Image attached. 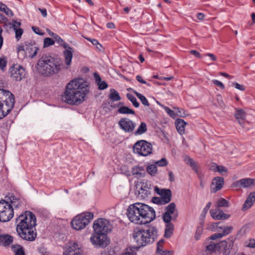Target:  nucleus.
I'll return each mask as SVG.
<instances>
[{
  "mask_svg": "<svg viewBox=\"0 0 255 255\" xmlns=\"http://www.w3.org/2000/svg\"><path fill=\"white\" fill-rule=\"evenodd\" d=\"M89 92L87 82L83 78H75L66 85L61 99L68 104L79 105L85 100Z\"/></svg>",
  "mask_w": 255,
  "mask_h": 255,
  "instance_id": "f257e3e1",
  "label": "nucleus"
},
{
  "mask_svg": "<svg viewBox=\"0 0 255 255\" xmlns=\"http://www.w3.org/2000/svg\"><path fill=\"white\" fill-rule=\"evenodd\" d=\"M129 220L136 224L150 223L155 218V212L153 208L141 203L130 205L127 210Z\"/></svg>",
  "mask_w": 255,
  "mask_h": 255,
  "instance_id": "f03ea898",
  "label": "nucleus"
},
{
  "mask_svg": "<svg viewBox=\"0 0 255 255\" xmlns=\"http://www.w3.org/2000/svg\"><path fill=\"white\" fill-rule=\"evenodd\" d=\"M62 61L49 54H43L38 60L36 68L38 73L44 77H51L61 70Z\"/></svg>",
  "mask_w": 255,
  "mask_h": 255,
  "instance_id": "7ed1b4c3",
  "label": "nucleus"
},
{
  "mask_svg": "<svg viewBox=\"0 0 255 255\" xmlns=\"http://www.w3.org/2000/svg\"><path fill=\"white\" fill-rule=\"evenodd\" d=\"M132 236L139 247H144L153 243L157 239V230L154 226H150L147 229H136Z\"/></svg>",
  "mask_w": 255,
  "mask_h": 255,
  "instance_id": "20e7f679",
  "label": "nucleus"
},
{
  "mask_svg": "<svg viewBox=\"0 0 255 255\" xmlns=\"http://www.w3.org/2000/svg\"><path fill=\"white\" fill-rule=\"evenodd\" d=\"M165 212L162 214L163 221L165 223L164 237L169 238L173 234L174 225L171 221L175 222L178 215L174 203H171L165 208Z\"/></svg>",
  "mask_w": 255,
  "mask_h": 255,
  "instance_id": "39448f33",
  "label": "nucleus"
},
{
  "mask_svg": "<svg viewBox=\"0 0 255 255\" xmlns=\"http://www.w3.org/2000/svg\"><path fill=\"white\" fill-rule=\"evenodd\" d=\"M16 224V230L35 227L36 225L35 215L29 211H25L21 214L15 220Z\"/></svg>",
  "mask_w": 255,
  "mask_h": 255,
  "instance_id": "423d86ee",
  "label": "nucleus"
},
{
  "mask_svg": "<svg viewBox=\"0 0 255 255\" xmlns=\"http://www.w3.org/2000/svg\"><path fill=\"white\" fill-rule=\"evenodd\" d=\"M93 214L91 212L83 213L77 215L71 222L72 227L76 230H81L93 219Z\"/></svg>",
  "mask_w": 255,
  "mask_h": 255,
  "instance_id": "0eeeda50",
  "label": "nucleus"
},
{
  "mask_svg": "<svg viewBox=\"0 0 255 255\" xmlns=\"http://www.w3.org/2000/svg\"><path fill=\"white\" fill-rule=\"evenodd\" d=\"M13 209L8 202L4 200L0 201V222L9 221L13 216Z\"/></svg>",
  "mask_w": 255,
  "mask_h": 255,
  "instance_id": "6e6552de",
  "label": "nucleus"
},
{
  "mask_svg": "<svg viewBox=\"0 0 255 255\" xmlns=\"http://www.w3.org/2000/svg\"><path fill=\"white\" fill-rule=\"evenodd\" d=\"M14 97L8 91L0 89V105L4 106L5 110L10 113L14 105Z\"/></svg>",
  "mask_w": 255,
  "mask_h": 255,
  "instance_id": "1a4fd4ad",
  "label": "nucleus"
},
{
  "mask_svg": "<svg viewBox=\"0 0 255 255\" xmlns=\"http://www.w3.org/2000/svg\"><path fill=\"white\" fill-rule=\"evenodd\" d=\"M133 150L134 153L146 156L152 153V146L151 144L147 141L140 140L134 143Z\"/></svg>",
  "mask_w": 255,
  "mask_h": 255,
  "instance_id": "9d476101",
  "label": "nucleus"
},
{
  "mask_svg": "<svg viewBox=\"0 0 255 255\" xmlns=\"http://www.w3.org/2000/svg\"><path fill=\"white\" fill-rule=\"evenodd\" d=\"M93 229L95 233L107 235L109 231H111V225L107 220L99 218L94 221Z\"/></svg>",
  "mask_w": 255,
  "mask_h": 255,
  "instance_id": "9b49d317",
  "label": "nucleus"
},
{
  "mask_svg": "<svg viewBox=\"0 0 255 255\" xmlns=\"http://www.w3.org/2000/svg\"><path fill=\"white\" fill-rule=\"evenodd\" d=\"M8 73L12 79L15 81H20L25 76V69L18 64L13 65L9 69Z\"/></svg>",
  "mask_w": 255,
  "mask_h": 255,
  "instance_id": "f8f14e48",
  "label": "nucleus"
},
{
  "mask_svg": "<svg viewBox=\"0 0 255 255\" xmlns=\"http://www.w3.org/2000/svg\"><path fill=\"white\" fill-rule=\"evenodd\" d=\"M92 244L98 247L105 248L108 245L107 235L102 233H94L90 238Z\"/></svg>",
  "mask_w": 255,
  "mask_h": 255,
  "instance_id": "ddd939ff",
  "label": "nucleus"
},
{
  "mask_svg": "<svg viewBox=\"0 0 255 255\" xmlns=\"http://www.w3.org/2000/svg\"><path fill=\"white\" fill-rule=\"evenodd\" d=\"M16 232L19 237L27 241H34L37 237L35 227L29 228L28 229L18 230Z\"/></svg>",
  "mask_w": 255,
  "mask_h": 255,
  "instance_id": "4468645a",
  "label": "nucleus"
},
{
  "mask_svg": "<svg viewBox=\"0 0 255 255\" xmlns=\"http://www.w3.org/2000/svg\"><path fill=\"white\" fill-rule=\"evenodd\" d=\"M119 126L125 132H132L136 126V124L127 118H122L118 122Z\"/></svg>",
  "mask_w": 255,
  "mask_h": 255,
  "instance_id": "2eb2a0df",
  "label": "nucleus"
},
{
  "mask_svg": "<svg viewBox=\"0 0 255 255\" xmlns=\"http://www.w3.org/2000/svg\"><path fill=\"white\" fill-rule=\"evenodd\" d=\"M155 192L160 196L162 199V204H166L171 200L172 192L169 189H160L157 186L154 188Z\"/></svg>",
  "mask_w": 255,
  "mask_h": 255,
  "instance_id": "dca6fc26",
  "label": "nucleus"
},
{
  "mask_svg": "<svg viewBox=\"0 0 255 255\" xmlns=\"http://www.w3.org/2000/svg\"><path fill=\"white\" fill-rule=\"evenodd\" d=\"M235 239L233 238L228 239V242L224 240L220 242V250H223V255H229L233 248Z\"/></svg>",
  "mask_w": 255,
  "mask_h": 255,
  "instance_id": "f3484780",
  "label": "nucleus"
},
{
  "mask_svg": "<svg viewBox=\"0 0 255 255\" xmlns=\"http://www.w3.org/2000/svg\"><path fill=\"white\" fill-rule=\"evenodd\" d=\"M25 55L27 56L30 58H33L37 54V51L39 50L38 48L35 45L34 43H27L25 44Z\"/></svg>",
  "mask_w": 255,
  "mask_h": 255,
  "instance_id": "a211bd4d",
  "label": "nucleus"
},
{
  "mask_svg": "<svg viewBox=\"0 0 255 255\" xmlns=\"http://www.w3.org/2000/svg\"><path fill=\"white\" fill-rule=\"evenodd\" d=\"M224 179L222 177H216L212 180L211 185V191L213 192H216L220 190L223 186Z\"/></svg>",
  "mask_w": 255,
  "mask_h": 255,
  "instance_id": "6ab92c4d",
  "label": "nucleus"
},
{
  "mask_svg": "<svg viewBox=\"0 0 255 255\" xmlns=\"http://www.w3.org/2000/svg\"><path fill=\"white\" fill-rule=\"evenodd\" d=\"M254 184H255V179L244 178L235 182L233 185L234 187L248 188Z\"/></svg>",
  "mask_w": 255,
  "mask_h": 255,
  "instance_id": "aec40b11",
  "label": "nucleus"
},
{
  "mask_svg": "<svg viewBox=\"0 0 255 255\" xmlns=\"http://www.w3.org/2000/svg\"><path fill=\"white\" fill-rule=\"evenodd\" d=\"M255 201V192H251L242 207V210L245 211L250 208Z\"/></svg>",
  "mask_w": 255,
  "mask_h": 255,
  "instance_id": "412c9836",
  "label": "nucleus"
},
{
  "mask_svg": "<svg viewBox=\"0 0 255 255\" xmlns=\"http://www.w3.org/2000/svg\"><path fill=\"white\" fill-rule=\"evenodd\" d=\"M8 201L12 205V207L15 209L22 207L23 205V201L20 198H16L14 196H11L9 198Z\"/></svg>",
  "mask_w": 255,
  "mask_h": 255,
  "instance_id": "4be33fe9",
  "label": "nucleus"
},
{
  "mask_svg": "<svg viewBox=\"0 0 255 255\" xmlns=\"http://www.w3.org/2000/svg\"><path fill=\"white\" fill-rule=\"evenodd\" d=\"M67 48H64L66 50L64 51L63 54L65 57V62L67 65H70L71 63L73 57V48L68 44Z\"/></svg>",
  "mask_w": 255,
  "mask_h": 255,
  "instance_id": "5701e85b",
  "label": "nucleus"
},
{
  "mask_svg": "<svg viewBox=\"0 0 255 255\" xmlns=\"http://www.w3.org/2000/svg\"><path fill=\"white\" fill-rule=\"evenodd\" d=\"M13 242V237L7 234L0 235V246L6 247Z\"/></svg>",
  "mask_w": 255,
  "mask_h": 255,
  "instance_id": "b1692460",
  "label": "nucleus"
},
{
  "mask_svg": "<svg viewBox=\"0 0 255 255\" xmlns=\"http://www.w3.org/2000/svg\"><path fill=\"white\" fill-rule=\"evenodd\" d=\"M176 128L178 132L181 134H183L185 132V127L187 124L183 119H177L175 122Z\"/></svg>",
  "mask_w": 255,
  "mask_h": 255,
  "instance_id": "393cba45",
  "label": "nucleus"
},
{
  "mask_svg": "<svg viewBox=\"0 0 255 255\" xmlns=\"http://www.w3.org/2000/svg\"><path fill=\"white\" fill-rule=\"evenodd\" d=\"M47 31L48 32V34L50 36H52L55 40L63 48H67L68 44L65 42V41L57 34L51 31L49 29H47Z\"/></svg>",
  "mask_w": 255,
  "mask_h": 255,
  "instance_id": "a878e982",
  "label": "nucleus"
},
{
  "mask_svg": "<svg viewBox=\"0 0 255 255\" xmlns=\"http://www.w3.org/2000/svg\"><path fill=\"white\" fill-rule=\"evenodd\" d=\"M236 118L238 120L239 124L244 127V121L246 119V114L244 110L242 109H238L236 111L235 114Z\"/></svg>",
  "mask_w": 255,
  "mask_h": 255,
  "instance_id": "bb28decb",
  "label": "nucleus"
},
{
  "mask_svg": "<svg viewBox=\"0 0 255 255\" xmlns=\"http://www.w3.org/2000/svg\"><path fill=\"white\" fill-rule=\"evenodd\" d=\"M131 172L133 175L136 177H143L145 175L144 167L142 166H135L132 168Z\"/></svg>",
  "mask_w": 255,
  "mask_h": 255,
  "instance_id": "cd10ccee",
  "label": "nucleus"
},
{
  "mask_svg": "<svg viewBox=\"0 0 255 255\" xmlns=\"http://www.w3.org/2000/svg\"><path fill=\"white\" fill-rule=\"evenodd\" d=\"M11 248L14 255H25L23 248L18 244L12 245Z\"/></svg>",
  "mask_w": 255,
  "mask_h": 255,
  "instance_id": "c85d7f7f",
  "label": "nucleus"
},
{
  "mask_svg": "<svg viewBox=\"0 0 255 255\" xmlns=\"http://www.w3.org/2000/svg\"><path fill=\"white\" fill-rule=\"evenodd\" d=\"M131 90V91L137 96V97L140 100L142 104L145 106H149V104L147 100V99L142 94L138 93L135 90H134L132 89L129 88L128 90Z\"/></svg>",
  "mask_w": 255,
  "mask_h": 255,
  "instance_id": "c756f323",
  "label": "nucleus"
},
{
  "mask_svg": "<svg viewBox=\"0 0 255 255\" xmlns=\"http://www.w3.org/2000/svg\"><path fill=\"white\" fill-rule=\"evenodd\" d=\"M146 131H147L146 124L144 122H142L140 124V125L138 127L137 130L134 131V134L135 135H141V134H142L143 133H145Z\"/></svg>",
  "mask_w": 255,
  "mask_h": 255,
  "instance_id": "7c9ffc66",
  "label": "nucleus"
},
{
  "mask_svg": "<svg viewBox=\"0 0 255 255\" xmlns=\"http://www.w3.org/2000/svg\"><path fill=\"white\" fill-rule=\"evenodd\" d=\"M109 97L112 101H118L121 99L119 93L114 89L111 90Z\"/></svg>",
  "mask_w": 255,
  "mask_h": 255,
  "instance_id": "2f4dec72",
  "label": "nucleus"
},
{
  "mask_svg": "<svg viewBox=\"0 0 255 255\" xmlns=\"http://www.w3.org/2000/svg\"><path fill=\"white\" fill-rule=\"evenodd\" d=\"M118 112L122 114H135V112L126 106H122L118 110Z\"/></svg>",
  "mask_w": 255,
  "mask_h": 255,
  "instance_id": "473e14b6",
  "label": "nucleus"
},
{
  "mask_svg": "<svg viewBox=\"0 0 255 255\" xmlns=\"http://www.w3.org/2000/svg\"><path fill=\"white\" fill-rule=\"evenodd\" d=\"M0 11L4 12L8 16L11 17L13 15L12 11L5 4L1 2H0Z\"/></svg>",
  "mask_w": 255,
  "mask_h": 255,
  "instance_id": "72a5a7b5",
  "label": "nucleus"
},
{
  "mask_svg": "<svg viewBox=\"0 0 255 255\" xmlns=\"http://www.w3.org/2000/svg\"><path fill=\"white\" fill-rule=\"evenodd\" d=\"M146 171L151 176H154L157 173V168L155 164H151L146 167Z\"/></svg>",
  "mask_w": 255,
  "mask_h": 255,
  "instance_id": "f704fd0d",
  "label": "nucleus"
},
{
  "mask_svg": "<svg viewBox=\"0 0 255 255\" xmlns=\"http://www.w3.org/2000/svg\"><path fill=\"white\" fill-rule=\"evenodd\" d=\"M127 97L132 104L134 107L138 108L139 106V103L137 101L136 99L132 94H127Z\"/></svg>",
  "mask_w": 255,
  "mask_h": 255,
  "instance_id": "c9c22d12",
  "label": "nucleus"
},
{
  "mask_svg": "<svg viewBox=\"0 0 255 255\" xmlns=\"http://www.w3.org/2000/svg\"><path fill=\"white\" fill-rule=\"evenodd\" d=\"M220 242L218 244H211L206 246V250L209 251H220Z\"/></svg>",
  "mask_w": 255,
  "mask_h": 255,
  "instance_id": "e433bc0d",
  "label": "nucleus"
},
{
  "mask_svg": "<svg viewBox=\"0 0 255 255\" xmlns=\"http://www.w3.org/2000/svg\"><path fill=\"white\" fill-rule=\"evenodd\" d=\"M218 207H228L229 202L224 198H220L217 202Z\"/></svg>",
  "mask_w": 255,
  "mask_h": 255,
  "instance_id": "4c0bfd02",
  "label": "nucleus"
},
{
  "mask_svg": "<svg viewBox=\"0 0 255 255\" xmlns=\"http://www.w3.org/2000/svg\"><path fill=\"white\" fill-rule=\"evenodd\" d=\"M174 109L177 111V116L184 118L186 117L188 115L187 112L183 109L175 107H174Z\"/></svg>",
  "mask_w": 255,
  "mask_h": 255,
  "instance_id": "58836bf2",
  "label": "nucleus"
},
{
  "mask_svg": "<svg viewBox=\"0 0 255 255\" xmlns=\"http://www.w3.org/2000/svg\"><path fill=\"white\" fill-rule=\"evenodd\" d=\"M230 217L229 214L224 213L223 211L219 210L218 215L216 217V220H223L228 219Z\"/></svg>",
  "mask_w": 255,
  "mask_h": 255,
  "instance_id": "ea45409f",
  "label": "nucleus"
},
{
  "mask_svg": "<svg viewBox=\"0 0 255 255\" xmlns=\"http://www.w3.org/2000/svg\"><path fill=\"white\" fill-rule=\"evenodd\" d=\"M233 229V227L232 226H228V227H223V229L222 230L223 232L221 233V234L222 235V237L226 236L229 234H230Z\"/></svg>",
  "mask_w": 255,
  "mask_h": 255,
  "instance_id": "a19ab883",
  "label": "nucleus"
},
{
  "mask_svg": "<svg viewBox=\"0 0 255 255\" xmlns=\"http://www.w3.org/2000/svg\"><path fill=\"white\" fill-rule=\"evenodd\" d=\"M55 41L52 38L46 37L44 39L43 47H47L54 44Z\"/></svg>",
  "mask_w": 255,
  "mask_h": 255,
  "instance_id": "79ce46f5",
  "label": "nucleus"
},
{
  "mask_svg": "<svg viewBox=\"0 0 255 255\" xmlns=\"http://www.w3.org/2000/svg\"><path fill=\"white\" fill-rule=\"evenodd\" d=\"M203 229V224H201L200 226L197 227L195 235V238L196 240H198L200 239Z\"/></svg>",
  "mask_w": 255,
  "mask_h": 255,
  "instance_id": "37998d69",
  "label": "nucleus"
},
{
  "mask_svg": "<svg viewBox=\"0 0 255 255\" xmlns=\"http://www.w3.org/2000/svg\"><path fill=\"white\" fill-rule=\"evenodd\" d=\"M4 108L3 105H0V119L3 118L9 113H7L8 111H6Z\"/></svg>",
  "mask_w": 255,
  "mask_h": 255,
  "instance_id": "c03bdc74",
  "label": "nucleus"
},
{
  "mask_svg": "<svg viewBox=\"0 0 255 255\" xmlns=\"http://www.w3.org/2000/svg\"><path fill=\"white\" fill-rule=\"evenodd\" d=\"M69 253L70 255H84L83 252L79 248L75 250H71V248H70Z\"/></svg>",
  "mask_w": 255,
  "mask_h": 255,
  "instance_id": "a18cd8bd",
  "label": "nucleus"
},
{
  "mask_svg": "<svg viewBox=\"0 0 255 255\" xmlns=\"http://www.w3.org/2000/svg\"><path fill=\"white\" fill-rule=\"evenodd\" d=\"M155 163L157 165L162 167V166H165L167 165L168 164V162H167V160L166 159V158H162L160 160L156 161L155 162Z\"/></svg>",
  "mask_w": 255,
  "mask_h": 255,
  "instance_id": "49530a36",
  "label": "nucleus"
},
{
  "mask_svg": "<svg viewBox=\"0 0 255 255\" xmlns=\"http://www.w3.org/2000/svg\"><path fill=\"white\" fill-rule=\"evenodd\" d=\"M211 205V202H208L207 204V205L205 206V207L203 210L202 212V213L201 214V217H202L203 219L205 217V216H206V215L208 210L210 208Z\"/></svg>",
  "mask_w": 255,
  "mask_h": 255,
  "instance_id": "de8ad7c7",
  "label": "nucleus"
},
{
  "mask_svg": "<svg viewBox=\"0 0 255 255\" xmlns=\"http://www.w3.org/2000/svg\"><path fill=\"white\" fill-rule=\"evenodd\" d=\"M98 89L101 90H104L108 87V84L105 81H101L98 83Z\"/></svg>",
  "mask_w": 255,
  "mask_h": 255,
  "instance_id": "09e8293b",
  "label": "nucleus"
},
{
  "mask_svg": "<svg viewBox=\"0 0 255 255\" xmlns=\"http://www.w3.org/2000/svg\"><path fill=\"white\" fill-rule=\"evenodd\" d=\"M164 109L166 113L172 118L175 119L176 117V114L174 112V111L171 110L169 108L165 107Z\"/></svg>",
  "mask_w": 255,
  "mask_h": 255,
  "instance_id": "8fccbe9b",
  "label": "nucleus"
},
{
  "mask_svg": "<svg viewBox=\"0 0 255 255\" xmlns=\"http://www.w3.org/2000/svg\"><path fill=\"white\" fill-rule=\"evenodd\" d=\"M14 31L15 33V38L17 40H19L21 37L23 30L22 28H19L18 29L15 30Z\"/></svg>",
  "mask_w": 255,
  "mask_h": 255,
  "instance_id": "3c124183",
  "label": "nucleus"
},
{
  "mask_svg": "<svg viewBox=\"0 0 255 255\" xmlns=\"http://www.w3.org/2000/svg\"><path fill=\"white\" fill-rule=\"evenodd\" d=\"M164 243V240L161 239L157 243V249L156 253L159 252L163 250V246Z\"/></svg>",
  "mask_w": 255,
  "mask_h": 255,
  "instance_id": "603ef678",
  "label": "nucleus"
},
{
  "mask_svg": "<svg viewBox=\"0 0 255 255\" xmlns=\"http://www.w3.org/2000/svg\"><path fill=\"white\" fill-rule=\"evenodd\" d=\"M7 61L5 58H0V69L3 70L6 67Z\"/></svg>",
  "mask_w": 255,
  "mask_h": 255,
  "instance_id": "864d4df0",
  "label": "nucleus"
},
{
  "mask_svg": "<svg viewBox=\"0 0 255 255\" xmlns=\"http://www.w3.org/2000/svg\"><path fill=\"white\" fill-rule=\"evenodd\" d=\"M152 202L155 204L158 205H164L162 204V198L158 197H154L152 199Z\"/></svg>",
  "mask_w": 255,
  "mask_h": 255,
  "instance_id": "5fc2aeb1",
  "label": "nucleus"
},
{
  "mask_svg": "<svg viewBox=\"0 0 255 255\" xmlns=\"http://www.w3.org/2000/svg\"><path fill=\"white\" fill-rule=\"evenodd\" d=\"M11 25L14 30L18 29L19 27L21 25V23L20 22L16 21L14 19H12L11 21Z\"/></svg>",
  "mask_w": 255,
  "mask_h": 255,
  "instance_id": "6e6d98bb",
  "label": "nucleus"
},
{
  "mask_svg": "<svg viewBox=\"0 0 255 255\" xmlns=\"http://www.w3.org/2000/svg\"><path fill=\"white\" fill-rule=\"evenodd\" d=\"M219 209H217L215 210L211 209L210 211V213L211 214V217L215 220H216V216L218 215L219 213Z\"/></svg>",
  "mask_w": 255,
  "mask_h": 255,
  "instance_id": "4d7b16f0",
  "label": "nucleus"
},
{
  "mask_svg": "<svg viewBox=\"0 0 255 255\" xmlns=\"http://www.w3.org/2000/svg\"><path fill=\"white\" fill-rule=\"evenodd\" d=\"M232 86L235 87L236 89H239L241 91H245V87L244 86L241 85L238 83H233L232 84Z\"/></svg>",
  "mask_w": 255,
  "mask_h": 255,
  "instance_id": "13d9d810",
  "label": "nucleus"
},
{
  "mask_svg": "<svg viewBox=\"0 0 255 255\" xmlns=\"http://www.w3.org/2000/svg\"><path fill=\"white\" fill-rule=\"evenodd\" d=\"M33 31L37 34L39 35H43L44 34V33L43 32H41L40 30V28L36 26H32L31 27Z\"/></svg>",
  "mask_w": 255,
  "mask_h": 255,
  "instance_id": "bf43d9fd",
  "label": "nucleus"
},
{
  "mask_svg": "<svg viewBox=\"0 0 255 255\" xmlns=\"http://www.w3.org/2000/svg\"><path fill=\"white\" fill-rule=\"evenodd\" d=\"M189 165L191 167V168L195 171V172L197 174H199V173H200L198 169L196 162L194 160H193L192 163L191 164H190Z\"/></svg>",
  "mask_w": 255,
  "mask_h": 255,
  "instance_id": "052dcab7",
  "label": "nucleus"
},
{
  "mask_svg": "<svg viewBox=\"0 0 255 255\" xmlns=\"http://www.w3.org/2000/svg\"><path fill=\"white\" fill-rule=\"evenodd\" d=\"M214 84H215L216 86L219 87L222 89H224L225 88V86L224 84L220 81L217 80H213L212 81Z\"/></svg>",
  "mask_w": 255,
  "mask_h": 255,
  "instance_id": "680f3d73",
  "label": "nucleus"
},
{
  "mask_svg": "<svg viewBox=\"0 0 255 255\" xmlns=\"http://www.w3.org/2000/svg\"><path fill=\"white\" fill-rule=\"evenodd\" d=\"M136 79L137 80V81H138L139 82L142 84H146L148 86H150V84L149 83H147L145 80H144L142 79V77L140 75H137L136 76Z\"/></svg>",
  "mask_w": 255,
  "mask_h": 255,
  "instance_id": "e2e57ef3",
  "label": "nucleus"
},
{
  "mask_svg": "<svg viewBox=\"0 0 255 255\" xmlns=\"http://www.w3.org/2000/svg\"><path fill=\"white\" fill-rule=\"evenodd\" d=\"M247 247L251 248H255V240L254 239H250L249 243L246 245Z\"/></svg>",
  "mask_w": 255,
  "mask_h": 255,
  "instance_id": "0e129e2a",
  "label": "nucleus"
},
{
  "mask_svg": "<svg viewBox=\"0 0 255 255\" xmlns=\"http://www.w3.org/2000/svg\"><path fill=\"white\" fill-rule=\"evenodd\" d=\"M156 254H159L160 255H172V252L169 251H163V250L161 251L156 253Z\"/></svg>",
  "mask_w": 255,
  "mask_h": 255,
  "instance_id": "69168bd1",
  "label": "nucleus"
},
{
  "mask_svg": "<svg viewBox=\"0 0 255 255\" xmlns=\"http://www.w3.org/2000/svg\"><path fill=\"white\" fill-rule=\"evenodd\" d=\"M222 238V235L221 233H216L214 234H213L210 237V239L211 240H214L215 239H218V238Z\"/></svg>",
  "mask_w": 255,
  "mask_h": 255,
  "instance_id": "338daca9",
  "label": "nucleus"
},
{
  "mask_svg": "<svg viewBox=\"0 0 255 255\" xmlns=\"http://www.w3.org/2000/svg\"><path fill=\"white\" fill-rule=\"evenodd\" d=\"M23 52L25 53V45H20L17 48V53L18 54H20V53H23Z\"/></svg>",
  "mask_w": 255,
  "mask_h": 255,
  "instance_id": "774afa93",
  "label": "nucleus"
}]
</instances>
